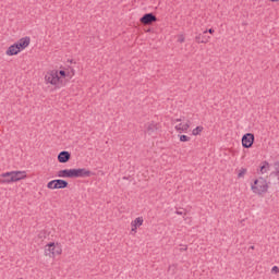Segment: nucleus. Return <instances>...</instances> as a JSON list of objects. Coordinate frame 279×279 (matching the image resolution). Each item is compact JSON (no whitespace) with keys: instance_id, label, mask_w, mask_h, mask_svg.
Listing matches in <instances>:
<instances>
[{"instance_id":"18","label":"nucleus","mask_w":279,"mask_h":279,"mask_svg":"<svg viewBox=\"0 0 279 279\" xmlns=\"http://www.w3.org/2000/svg\"><path fill=\"white\" fill-rule=\"evenodd\" d=\"M245 173H247V169L245 168L240 169L238 173V178H245Z\"/></svg>"},{"instance_id":"17","label":"nucleus","mask_w":279,"mask_h":279,"mask_svg":"<svg viewBox=\"0 0 279 279\" xmlns=\"http://www.w3.org/2000/svg\"><path fill=\"white\" fill-rule=\"evenodd\" d=\"M204 132V126H196L193 131L192 134L193 136H198V134H202Z\"/></svg>"},{"instance_id":"15","label":"nucleus","mask_w":279,"mask_h":279,"mask_svg":"<svg viewBox=\"0 0 279 279\" xmlns=\"http://www.w3.org/2000/svg\"><path fill=\"white\" fill-rule=\"evenodd\" d=\"M158 130V123L156 122H150L146 125V132L147 134H153Z\"/></svg>"},{"instance_id":"1","label":"nucleus","mask_w":279,"mask_h":279,"mask_svg":"<svg viewBox=\"0 0 279 279\" xmlns=\"http://www.w3.org/2000/svg\"><path fill=\"white\" fill-rule=\"evenodd\" d=\"M92 172L86 168L64 169L58 171V178H90Z\"/></svg>"},{"instance_id":"3","label":"nucleus","mask_w":279,"mask_h":279,"mask_svg":"<svg viewBox=\"0 0 279 279\" xmlns=\"http://www.w3.org/2000/svg\"><path fill=\"white\" fill-rule=\"evenodd\" d=\"M253 193L256 195H263L269 191V183L264 178H258L254 181V184L251 186Z\"/></svg>"},{"instance_id":"24","label":"nucleus","mask_w":279,"mask_h":279,"mask_svg":"<svg viewBox=\"0 0 279 279\" xmlns=\"http://www.w3.org/2000/svg\"><path fill=\"white\" fill-rule=\"evenodd\" d=\"M178 43H184V36L181 35L178 39Z\"/></svg>"},{"instance_id":"13","label":"nucleus","mask_w":279,"mask_h":279,"mask_svg":"<svg viewBox=\"0 0 279 279\" xmlns=\"http://www.w3.org/2000/svg\"><path fill=\"white\" fill-rule=\"evenodd\" d=\"M209 40H210V36H206L204 33L198 34L195 37V41L198 43V44H203V45H206V43H209Z\"/></svg>"},{"instance_id":"16","label":"nucleus","mask_w":279,"mask_h":279,"mask_svg":"<svg viewBox=\"0 0 279 279\" xmlns=\"http://www.w3.org/2000/svg\"><path fill=\"white\" fill-rule=\"evenodd\" d=\"M259 171L262 174L267 173L269 171V162L263 161Z\"/></svg>"},{"instance_id":"10","label":"nucleus","mask_w":279,"mask_h":279,"mask_svg":"<svg viewBox=\"0 0 279 279\" xmlns=\"http://www.w3.org/2000/svg\"><path fill=\"white\" fill-rule=\"evenodd\" d=\"M71 160V153L66 150H62L58 155V161L61 162L62 165L69 162Z\"/></svg>"},{"instance_id":"27","label":"nucleus","mask_w":279,"mask_h":279,"mask_svg":"<svg viewBox=\"0 0 279 279\" xmlns=\"http://www.w3.org/2000/svg\"><path fill=\"white\" fill-rule=\"evenodd\" d=\"M175 269V265L169 266V271H171V269Z\"/></svg>"},{"instance_id":"8","label":"nucleus","mask_w":279,"mask_h":279,"mask_svg":"<svg viewBox=\"0 0 279 279\" xmlns=\"http://www.w3.org/2000/svg\"><path fill=\"white\" fill-rule=\"evenodd\" d=\"M140 21L143 25H151V23H156V21H158V17H156L154 13H146L141 17Z\"/></svg>"},{"instance_id":"28","label":"nucleus","mask_w":279,"mask_h":279,"mask_svg":"<svg viewBox=\"0 0 279 279\" xmlns=\"http://www.w3.org/2000/svg\"><path fill=\"white\" fill-rule=\"evenodd\" d=\"M250 250H254V246H250Z\"/></svg>"},{"instance_id":"7","label":"nucleus","mask_w":279,"mask_h":279,"mask_svg":"<svg viewBox=\"0 0 279 279\" xmlns=\"http://www.w3.org/2000/svg\"><path fill=\"white\" fill-rule=\"evenodd\" d=\"M254 145V134L252 133H246L242 137V146L245 149H250Z\"/></svg>"},{"instance_id":"23","label":"nucleus","mask_w":279,"mask_h":279,"mask_svg":"<svg viewBox=\"0 0 279 279\" xmlns=\"http://www.w3.org/2000/svg\"><path fill=\"white\" fill-rule=\"evenodd\" d=\"M204 34H215V29L209 28L208 31H204Z\"/></svg>"},{"instance_id":"25","label":"nucleus","mask_w":279,"mask_h":279,"mask_svg":"<svg viewBox=\"0 0 279 279\" xmlns=\"http://www.w3.org/2000/svg\"><path fill=\"white\" fill-rule=\"evenodd\" d=\"M180 121H182V119H174L172 120V123H180Z\"/></svg>"},{"instance_id":"21","label":"nucleus","mask_w":279,"mask_h":279,"mask_svg":"<svg viewBox=\"0 0 279 279\" xmlns=\"http://www.w3.org/2000/svg\"><path fill=\"white\" fill-rule=\"evenodd\" d=\"M271 274H279V267L278 266H274L271 268Z\"/></svg>"},{"instance_id":"19","label":"nucleus","mask_w":279,"mask_h":279,"mask_svg":"<svg viewBox=\"0 0 279 279\" xmlns=\"http://www.w3.org/2000/svg\"><path fill=\"white\" fill-rule=\"evenodd\" d=\"M180 141H181V143H189V141H191V137H189L186 135H181Z\"/></svg>"},{"instance_id":"20","label":"nucleus","mask_w":279,"mask_h":279,"mask_svg":"<svg viewBox=\"0 0 279 279\" xmlns=\"http://www.w3.org/2000/svg\"><path fill=\"white\" fill-rule=\"evenodd\" d=\"M58 75H60L61 77H66V72L64 70H60L58 72Z\"/></svg>"},{"instance_id":"6","label":"nucleus","mask_w":279,"mask_h":279,"mask_svg":"<svg viewBox=\"0 0 279 279\" xmlns=\"http://www.w3.org/2000/svg\"><path fill=\"white\" fill-rule=\"evenodd\" d=\"M68 186L69 182L62 179L49 181L47 184V189H50V191H56V189H66Z\"/></svg>"},{"instance_id":"22","label":"nucleus","mask_w":279,"mask_h":279,"mask_svg":"<svg viewBox=\"0 0 279 279\" xmlns=\"http://www.w3.org/2000/svg\"><path fill=\"white\" fill-rule=\"evenodd\" d=\"M180 252H186V250H189V246L186 245H181V248H179Z\"/></svg>"},{"instance_id":"9","label":"nucleus","mask_w":279,"mask_h":279,"mask_svg":"<svg viewBox=\"0 0 279 279\" xmlns=\"http://www.w3.org/2000/svg\"><path fill=\"white\" fill-rule=\"evenodd\" d=\"M32 43V39L29 37H23L20 40L15 43L17 45L20 51H23L29 47V44Z\"/></svg>"},{"instance_id":"4","label":"nucleus","mask_w":279,"mask_h":279,"mask_svg":"<svg viewBox=\"0 0 279 279\" xmlns=\"http://www.w3.org/2000/svg\"><path fill=\"white\" fill-rule=\"evenodd\" d=\"M45 82L46 84H51V86H56L57 88H60L62 84L60 75L56 70H52L45 75Z\"/></svg>"},{"instance_id":"11","label":"nucleus","mask_w":279,"mask_h":279,"mask_svg":"<svg viewBox=\"0 0 279 279\" xmlns=\"http://www.w3.org/2000/svg\"><path fill=\"white\" fill-rule=\"evenodd\" d=\"M5 53H7L8 56H19V53H21V50H20V48H19V45H16V44L11 45V46L8 48V50L5 51Z\"/></svg>"},{"instance_id":"26","label":"nucleus","mask_w":279,"mask_h":279,"mask_svg":"<svg viewBox=\"0 0 279 279\" xmlns=\"http://www.w3.org/2000/svg\"><path fill=\"white\" fill-rule=\"evenodd\" d=\"M175 214H177V215H184V211H182V210H177Z\"/></svg>"},{"instance_id":"14","label":"nucleus","mask_w":279,"mask_h":279,"mask_svg":"<svg viewBox=\"0 0 279 279\" xmlns=\"http://www.w3.org/2000/svg\"><path fill=\"white\" fill-rule=\"evenodd\" d=\"M189 128H191V122H186L185 124H178L174 126V130H177V132H187Z\"/></svg>"},{"instance_id":"29","label":"nucleus","mask_w":279,"mask_h":279,"mask_svg":"<svg viewBox=\"0 0 279 279\" xmlns=\"http://www.w3.org/2000/svg\"><path fill=\"white\" fill-rule=\"evenodd\" d=\"M270 1L276 2V1H279V0H270Z\"/></svg>"},{"instance_id":"12","label":"nucleus","mask_w":279,"mask_h":279,"mask_svg":"<svg viewBox=\"0 0 279 279\" xmlns=\"http://www.w3.org/2000/svg\"><path fill=\"white\" fill-rule=\"evenodd\" d=\"M143 221H144L143 217H137L135 220H133L131 222V227H132L131 231L136 232V230H138V228H141V226H143Z\"/></svg>"},{"instance_id":"2","label":"nucleus","mask_w":279,"mask_h":279,"mask_svg":"<svg viewBox=\"0 0 279 279\" xmlns=\"http://www.w3.org/2000/svg\"><path fill=\"white\" fill-rule=\"evenodd\" d=\"M27 178L25 171H11L0 174V184H10L11 182H19Z\"/></svg>"},{"instance_id":"5","label":"nucleus","mask_w":279,"mask_h":279,"mask_svg":"<svg viewBox=\"0 0 279 279\" xmlns=\"http://www.w3.org/2000/svg\"><path fill=\"white\" fill-rule=\"evenodd\" d=\"M62 254V247L60 245L51 242L45 246V255L50 258H56V256H60Z\"/></svg>"}]
</instances>
